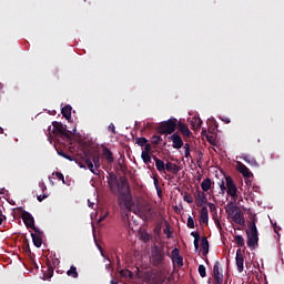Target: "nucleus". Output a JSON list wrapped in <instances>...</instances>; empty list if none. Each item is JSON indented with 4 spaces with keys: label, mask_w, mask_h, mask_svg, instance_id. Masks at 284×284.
<instances>
[{
    "label": "nucleus",
    "mask_w": 284,
    "mask_h": 284,
    "mask_svg": "<svg viewBox=\"0 0 284 284\" xmlns=\"http://www.w3.org/2000/svg\"><path fill=\"white\" fill-rule=\"evenodd\" d=\"M84 163L87 168L93 173L99 174L101 169L100 154L97 151H84Z\"/></svg>",
    "instance_id": "obj_1"
},
{
    "label": "nucleus",
    "mask_w": 284,
    "mask_h": 284,
    "mask_svg": "<svg viewBox=\"0 0 284 284\" xmlns=\"http://www.w3.org/2000/svg\"><path fill=\"white\" fill-rule=\"evenodd\" d=\"M178 126V120L176 118H170L168 121L160 122L158 126V132L160 134H166L170 135L172 132L176 130Z\"/></svg>",
    "instance_id": "obj_2"
},
{
    "label": "nucleus",
    "mask_w": 284,
    "mask_h": 284,
    "mask_svg": "<svg viewBox=\"0 0 284 284\" xmlns=\"http://www.w3.org/2000/svg\"><path fill=\"white\" fill-rule=\"evenodd\" d=\"M250 227H251V231H246L247 246L252 250H255L258 243V231L256 229V222L253 221Z\"/></svg>",
    "instance_id": "obj_3"
},
{
    "label": "nucleus",
    "mask_w": 284,
    "mask_h": 284,
    "mask_svg": "<svg viewBox=\"0 0 284 284\" xmlns=\"http://www.w3.org/2000/svg\"><path fill=\"white\" fill-rule=\"evenodd\" d=\"M165 260V252L155 245L151 251V263L154 267H159Z\"/></svg>",
    "instance_id": "obj_4"
},
{
    "label": "nucleus",
    "mask_w": 284,
    "mask_h": 284,
    "mask_svg": "<svg viewBox=\"0 0 284 284\" xmlns=\"http://www.w3.org/2000/svg\"><path fill=\"white\" fill-rule=\"evenodd\" d=\"M225 185H226V192L227 195L234 201L236 202L239 200V189L233 180L232 176L227 175L225 176Z\"/></svg>",
    "instance_id": "obj_5"
},
{
    "label": "nucleus",
    "mask_w": 284,
    "mask_h": 284,
    "mask_svg": "<svg viewBox=\"0 0 284 284\" xmlns=\"http://www.w3.org/2000/svg\"><path fill=\"white\" fill-rule=\"evenodd\" d=\"M116 190L120 194L119 199H124L125 196L131 195V189H130V184L128 182L126 176H120L119 185Z\"/></svg>",
    "instance_id": "obj_6"
},
{
    "label": "nucleus",
    "mask_w": 284,
    "mask_h": 284,
    "mask_svg": "<svg viewBox=\"0 0 284 284\" xmlns=\"http://www.w3.org/2000/svg\"><path fill=\"white\" fill-rule=\"evenodd\" d=\"M19 210H21V217L24 222V225L28 229H31L32 231H34L36 233H40V230L36 226V220L32 216V214L26 210H22L21 207Z\"/></svg>",
    "instance_id": "obj_7"
},
{
    "label": "nucleus",
    "mask_w": 284,
    "mask_h": 284,
    "mask_svg": "<svg viewBox=\"0 0 284 284\" xmlns=\"http://www.w3.org/2000/svg\"><path fill=\"white\" fill-rule=\"evenodd\" d=\"M170 258L172 260L173 265H178V267H182L184 265L183 257L181 255V251L179 247H174L171 252Z\"/></svg>",
    "instance_id": "obj_8"
},
{
    "label": "nucleus",
    "mask_w": 284,
    "mask_h": 284,
    "mask_svg": "<svg viewBox=\"0 0 284 284\" xmlns=\"http://www.w3.org/2000/svg\"><path fill=\"white\" fill-rule=\"evenodd\" d=\"M52 125H53V129L55 130V132L58 134H60L62 138H64V139L71 138L67 126H64L63 123L54 121V122H52Z\"/></svg>",
    "instance_id": "obj_9"
},
{
    "label": "nucleus",
    "mask_w": 284,
    "mask_h": 284,
    "mask_svg": "<svg viewBox=\"0 0 284 284\" xmlns=\"http://www.w3.org/2000/svg\"><path fill=\"white\" fill-rule=\"evenodd\" d=\"M118 203L120 207L124 206L128 210V212H132V209H133L132 194L126 195L122 199H118Z\"/></svg>",
    "instance_id": "obj_10"
},
{
    "label": "nucleus",
    "mask_w": 284,
    "mask_h": 284,
    "mask_svg": "<svg viewBox=\"0 0 284 284\" xmlns=\"http://www.w3.org/2000/svg\"><path fill=\"white\" fill-rule=\"evenodd\" d=\"M119 183H120V180H119L118 175L114 173H110L109 180H108V185L113 194H115L116 189L119 187Z\"/></svg>",
    "instance_id": "obj_11"
},
{
    "label": "nucleus",
    "mask_w": 284,
    "mask_h": 284,
    "mask_svg": "<svg viewBox=\"0 0 284 284\" xmlns=\"http://www.w3.org/2000/svg\"><path fill=\"white\" fill-rule=\"evenodd\" d=\"M213 277L215 284H223V273L220 271V262L216 261L213 266Z\"/></svg>",
    "instance_id": "obj_12"
},
{
    "label": "nucleus",
    "mask_w": 284,
    "mask_h": 284,
    "mask_svg": "<svg viewBox=\"0 0 284 284\" xmlns=\"http://www.w3.org/2000/svg\"><path fill=\"white\" fill-rule=\"evenodd\" d=\"M235 265L237 267L239 273H243L244 271V255L242 254L241 250L236 251L235 254Z\"/></svg>",
    "instance_id": "obj_13"
},
{
    "label": "nucleus",
    "mask_w": 284,
    "mask_h": 284,
    "mask_svg": "<svg viewBox=\"0 0 284 284\" xmlns=\"http://www.w3.org/2000/svg\"><path fill=\"white\" fill-rule=\"evenodd\" d=\"M236 170L243 174L244 178L251 179L253 178V173L250 172V168H247L245 164L237 162L236 163Z\"/></svg>",
    "instance_id": "obj_14"
},
{
    "label": "nucleus",
    "mask_w": 284,
    "mask_h": 284,
    "mask_svg": "<svg viewBox=\"0 0 284 284\" xmlns=\"http://www.w3.org/2000/svg\"><path fill=\"white\" fill-rule=\"evenodd\" d=\"M169 139L171 142H173L174 149H181L184 145V142L182 141L179 133H173Z\"/></svg>",
    "instance_id": "obj_15"
},
{
    "label": "nucleus",
    "mask_w": 284,
    "mask_h": 284,
    "mask_svg": "<svg viewBox=\"0 0 284 284\" xmlns=\"http://www.w3.org/2000/svg\"><path fill=\"white\" fill-rule=\"evenodd\" d=\"M202 255L206 257L210 253V243L206 236L201 237Z\"/></svg>",
    "instance_id": "obj_16"
},
{
    "label": "nucleus",
    "mask_w": 284,
    "mask_h": 284,
    "mask_svg": "<svg viewBox=\"0 0 284 284\" xmlns=\"http://www.w3.org/2000/svg\"><path fill=\"white\" fill-rule=\"evenodd\" d=\"M178 129L181 131V134L185 138H191L192 131L189 129L187 124L183 122H178Z\"/></svg>",
    "instance_id": "obj_17"
},
{
    "label": "nucleus",
    "mask_w": 284,
    "mask_h": 284,
    "mask_svg": "<svg viewBox=\"0 0 284 284\" xmlns=\"http://www.w3.org/2000/svg\"><path fill=\"white\" fill-rule=\"evenodd\" d=\"M232 221L235 224H239V225H242V226L245 225V219H244L243 213L241 212L240 207H239L237 212L234 214V216H232Z\"/></svg>",
    "instance_id": "obj_18"
},
{
    "label": "nucleus",
    "mask_w": 284,
    "mask_h": 284,
    "mask_svg": "<svg viewBox=\"0 0 284 284\" xmlns=\"http://www.w3.org/2000/svg\"><path fill=\"white\" fill-rule=\"evenodd\" d=\"M153 161L155 162L156 170L161 173H165V163H164V161L159 159L158 156H153Z\"/></svg>",
    "instance_id": "obj_19"
},
{
    "label": "nucleus",
    "mask_w": 284,
    "mask_h": 284,
    "mask_svg": "<svg viewBox=\"0 0 284 284\" xmlns=\"http://www.w3.org/2000/svg\"><path fill=\"white\" fill-rule=\"evenodd\" d=\"M165 171L171 172L173 174H178L181 171V166H179L178 164L168 162L165 164Z\"/></svg>",
    "instance_id": "obj_20"
},
{
    "label": "nucleus",
    "mask_w": 284,
    "mask_h": 284,
    "mask_svg": "<svg viewBox=\"0 0 284 284\" xmlns=\"http://www.w3.org/2000/svg\"><path fill=\"white\" fill-rule=\"evenodd\" d=\"M239 209H240V207H239V206H235L234 202L231 201V202L227 203V206H226L225 211H226V213L229 214V216L232 217V216L235 215V213L237 212Z\"/></svg>",
    "instance_id": "obj_21"
},
{
    "label": "nucleus",
    "mask_w": 284,
    "mask_h": 284,
    "mask_svg": "<svg viewBox=\"0 0 284 284\" xmlns=\"http://www.w3.org/2000/svg\"><path fill=\"white\" fill-rule=\"evenodd\" d=\"M207 222H209V209L206 206H203L201 209L200 224H205Z\"/></svg>",
    "instance_id": "obj_22"
},
{
    "label": "nucleus",
    "mask_w": 284,
    "mask_h": 284,
    "mask_svg": "<svg viewBox=\"0 0 284 284\" xmlns=\"http://www.w3.org/2000/svg\"><path fill=\"white\" fill-rule=\"evenodd\" d=\"M61 113L64 119L70 120L72 116V106L70 104L63 106Z\"/></svg>",
    "instance_id": "obj_23"
},
{
    "label": "nucleus",
    "mask_w": 284,
    "mask_h": 284,
    "mask_svg": "<svg viewBox=\"0 0 284 284\" xmlns=\"http://www.w3.org/2000/svg\"><path fill=\"white\" fill-rule=\"evenodd\" d=\"M242 160L250 164L252 168H258V163L256 162V159L255 158H252L250 155H243L242 156Z\"/></svg>",
    "instance_id": "obj_24"
},
{
    "label": "nucleus",
    "mask_w": 284,
    "mask_h": 284,
    "mask_svg": "<svg viewBox=\"0 0 284 284\" xmlns=\"http://www.w3.org/2000/svg\"><path fill=\"white\" fill-rule=\"evenodd\" d=\"M203 204H207V194L204 192L197 193V206H203Z\"/></svg>",
    "instance_id": "obj_25"
},
{
    "label": "nucleus",
    "mask_w": 284,
    "mask_h": 284,
    "mask_svg": "<svg viewBox=\"0 0 284 284\" xmlns=\"http://www.w3.org/2000/svg\"><path fill=\"white\" fill-rule=\"evenodd\" d=\"M191 235L194 239L193 243H194L195 251H199V248H200V241H201V235H200L199 231H192Z\"/></svg>",
    "instance_id": "obj_26"
},
{
    "label": "nucleus",
    "mask_w": 284,
    "mask_h": 284,
    "mask_svg": "<svg viewBox=\"0 0 284 284\" xmlns=\"http://www.w3.org/2000/svg\"><path fill=\"white\" fill-rule=\"evenodd\" d=\"M102 154L105 158L108 163H113L114 159H113L112 151L110 149L104 148L102 151Z\"/></svg>",
    "instance_id": "obj_27"
},
{
    "label": "nucleus",
    "mask_w": 284,
    "mask_h": 284,
    "mask_svg": "<svg viewBox=\"0 0 284 284\" xmlns=\"http://www.w3.org/2000/svg\"><path fill=\"white\" fill-rule=\"evenodd\" d=\"M31 239L36 247L40 248L42 246L43 241L40 235L31 233Z\"/></svg>",
    "instance_id": "obj_28"
},
{
    "label": "nucleus",
    "mask_w": 284,
    "mask_h": 284,
    "mask_svg": "<svg viewBox=\"0 0 284 284\" xmlns=\"http://www.w3.org/2000/svg\"><path fill=\"white\" fill-rule=\"evenodd\" d=\"M211 186H212V180L211 178H206V180H204L202 183H201V189L204 191V192H207L211 190Z\"/></svg>",
    "instance_id": "obj_29"
},
{
    "label": "nucleus",
    "mask_w": 284,
    "mask_h": 284,
    "mask_svg": "<svg viewBox=\"0 0 284 284\" xmlns=\"http://www.w3.org/2000/svg\"><path fill=\"white\" fill-rule=\"evenodd\" d=\"M67 275H68L69 277L78 278V277H79V272H78V270H77L75 266H71V267L69 268V271H67Z\"/></svg>",
    "instance_id": "obj_30"
},
{
    "label": "nucleus",
    "mask_w": 284,
    "mask_h": 284,
    "mask_svg": "<svg viewBox=\"0 0 284 284\" xmlns=\"http://www.w3.org/2000/svg\"><path fill=\"white\" fill-rule=\"evenodd\" d=\"M141 159L145 163V165H150L152 163V156L150 153H141Z\"/></svg>",
    "instance_id": "obj_31"
},
{
    "label": "nucleus",
    "mask_w": 284,
    "mask_h": 284,
    "mask_svg": "<svg viewBox=\"0 0 284 284\" xmlns=\"http://www.w3.org/2000/svg\"><path fill=\"white\" fill-rule=\"evenodd\" d=\"M235 243L239 247H245V239L242 235H235Z\"/></svg>",
    "instance_id": "obj_32"
},
{
    "label": "nucleus",
    "mask_w": 284,
    "mask_h": 284,
    "mask_svg": "<svg viewBox=\"0 0 284 284\" xmlns=\"http://www.w3.org/2000/svg\"><path fill=\"white\" fill-rule=\"evenodd\" d=\"M120 275L122 277H130V278H133V276H134L133 272L129 271V270H121Z\"/></svg>",
    "instance_id": "obj_33"
},
{
    "label": "nucleus",
    "mask_w": 284,
    "mask_h": 284,
    "mask_svg": "<svg viewBox=\"0 0 284 284\" xmlns=\"http://www.w3.org/2000/svg\"><path fill=\"white\" fill-rule=\"evenodd\" d=\"M135 142L139 146L143 148L146 143H149V140L146 138H136Z\"/></svg>",
    "instance_id": "obj_34"
},
{
    "label": "nucleus",
    "mask_w": 284,
    "mask_h": 284,
    "mask_svg": "<svg viewBox=\"0 0 284 284\" xmlns=\"http://www.w3.org/2000/svg\"><path fill=\"white\" fill-rule=\"evenodd\" d=\"M161 142H163V139L159 134H154L152 138V144L159 145Z\"/></svg>",
    "instance_id": "obj_35"
},
{
    "label": "nucleus",
    "mask_w": 284,
    "mask_h": 284,
    "mask_svg": "<svg viewBox=\"0 0 284 284\" xmlns=\"http://www.w3.org/2000/svg\"><path fill=\"white\" fill-rule=\"evenodd\" d=\"M184 155H185V159H191V150H190V145H189V143H185L184 144Z\"/></svg>",
    "instance_id": "obj_36"
},
{
    "label": "nucleus",
    "mask_w": 284,
    "mask_h": 284,
    "mask_svg": "<svg viewBox=\"0 0 284 284\" xmlns=\"http://www.w3.org/2000/svg\"><path fill=\"white\" fill-rule=\"evenodd\" d=\"M183 201H185L189 204H193L194 203V199L192 197V195L190 193H185L183 195Z\"/></svg>",
    "instance_id": "obj_37"
},
{
    "label": "nucleus",
    "mask_w": 284,
    "mask_h": 284,
    "mask_svg": "<svg viewBox=\"0 0 284 284\" xmlns=\"http://www.w3.org/2000/svg\"><path fill=\"white\" fill-rule=\"evenodd\" d=\"M197 272H199L201 277H205L206 276V268H205V266H203V264L199 265Z\"/></svg>",
    "instance_id": "obj_38"
},
{
    "label": "nucleus",
    "mask_w": 284,
    "mask_h": 284,
    "mask_svg": "<svg viewBox=\"0 0 284 284\" xmlns=\"http://www.w3.org/2000/svg\"><path fill=\"white\" fill-rule=\"evenodd\" d=\"M186 225L189 226L190 230H194V227H195V221H194V219H193L192 216H189V217H187V223H186Z\"/></svg>",
    "instance_id": "obj_39"
},
{
    "label": "nucleus",
    "mask_w": 284,
    "mask_h": 284,
    "mask_svg": "<svg viewBox=\"0 0 284 284\" xmlns=\"http://www.w3.org/2000/svg\"><path fill=\"white\" fill-rule=\"evenodd\" d=\"M141 240L144 241V242H149L151 240L150 233H146V231H143L141 233Z\"/></svg>",
    "instance_id": "obj_40"
},
{
    "label": "nucleus",
    "mask_w": 284,
    "mask_h": 284,
    "mask_svg": "<svg viewBox=\"0 0 284 284\" xmlns=\"http://www.w3.org/2000/svg\"><path fill=\"white\" fill-rule=\"evenodd\" d=\"M221 192L220 194L225 195V191L227 192V186L225 185V182L222 181L220 184Z\"/></svg>",
    "instance_id": "obj_41"
},
{
    "label": "nucleus",
    "mask_w": 284,
    "mask_h": 284,
    "mask_svg": "<svg viewBox=\"0 0 284 284\" xmlns=\"http://www.w3.org/2000/svg\"><path fill=\"white\" fill-rule=\"evenodd\" d=\"M202 125H203V121L201 120V118H196V119H195L194 128H195L196 130H199V129L202 128Z\"/></svg>",
    "instance_id": "obj_42"
},
{
    "label": "nucleus",
    "mask_w": 284,
    "mask_h": 284,
    "mask_svg": "<svg viewBox=\"0 0 284 284\" xmlns=\"http://www.w3.org/2000/svg\"><path fill=\"white\" fill-rule=\"evenodd\" d=\"M54 268L52 266L47 267V277L51 278L53 276Z\"/></svg>",
    "instance_id": "obj_43"
},
{
    "label": "nucleus",
    "mask_w": 284,
    "mask_h": 284,
    "mask_svg": "<svg viewBox=\"0 0 284 284\" xmlns=\"http://www.w3.org/2000/svg\"><path fill=\"white\" fill-rule=\"evenodd\" d=\"M151 151H152V146L150 145V143L146 142L142 153L150 154Z\"/></svg>",
    "instance_id": "obj_44"
},
{
    "label": "nucleus",
    "mask_w": 284,
    "mask_h": 284,
    "mask_svg": "<svg viewBox=\"0 0 284 284\" xmlns=\"http://www.w3.org/2000/svg\"><path fill=\"white\" fill-rule=\"evenodd\" d=\"M153 184H154L156 191H158L159 194H160L161 190H160V185H159V180H158V178H154Z\"/></svg>",
    "instance_id": "obj_45"
},
{
    "label": "nucleus",
    "mask_w": 284,
    "mask_h": 284,
    "mask_svg": "<svg viewBox=\"0 0 284 284\" xmlns=\"http://www.w3.org/2000/svg\"><path fill=\"white\" fill-rule=\"evenodd\" d=\"M164 234L168 235V239H171V236H172V231H171V229H170L169 226H166V227L164 229Z\"/></svg>",
    "instance_id": "obj_46"
},
{
    "label": "nucleus",
    "mask_w": 284,
    "mask_h": 284,
    "mask_svg": "<svg viewBox=\"0 0 284 284\" xmlns=\"http://www.w3.org/2000/svg\"><path fill=\"white\" fill-rule=\"evenodd\" d=\"M108 130L112 132V134H116L115 125L113 123L109 124Z\"/></svg>",
    "instance_id": "obj_47"
},
{
    "label": "nucleus",
    "mask_w": 284,
    "mask_h": 284,
    "mask_svg": "<svg viewBox=\"0 0 284 284\" xmlns=\"http://www.w3.org/2000/svg\"><path fill=\"white\" fill-rule=\"evenodd\" d=\"M54 174H55V178H57L58 180H60V181H62V182H65V181H64V175H63L62 173L55 172Z\"/></svg>",
    "instance_id": "obj_48"
},
{
    "label": "nucleus",
    "mask_w": 284,
    "mask_h": 284,
    "mask_svg": "<svg viewBox=\"0 0 284 284\" xmlns=\"http://www.w3.org/2000/svg\"><path fill=\"white\" fill-rule=\"evenodd\" d=\"M47 197H48L47 194L38 195V201H40V203H42V201H43L44 199H47Z\"/></svg>",
    "instance_id": "obj_49"
},
{
    "label": "nucleus",
    "mask_w": 284,
    "mask_h": 284,
    "mask_svg": "<svg viewBox=\"0 0 284 284\" xmlns=\"http://www.w3.org/2000/svg\"><path fill=\"white\" fill-rule=\"evenodd\" d=\"M224 123H231V119L229 116L221 118Z\"/></svg>",
    "instance_id": "obj_50"
},
{
    "label": "nucleus",
    "mask_w": 284,
    "mask_h": 284,
    "mask_svg": "<svg viewBox=\"0 0 284 284\" xmlns=\"http://www.w3.org/2000/svg\"><path fill=\"white\" fill-rule=\"evenodd\" d=\"M60 155H62L64 159L69 160V161H73V158L70 155H67L64 153H60Z\"/></svg>",
    "instance_id": "obj_51"
},
{
    "label": "nucleus",
    "mask_w": 284,
    "mask_h": 284,
    "mask_svg": "<svg viewBox=\"0 0 284 284\" xmlns=\"http://www.w3.org/2000/svg\"><path fill=\"white\" fill-rule=\"evenodd\" d=\"M108 214L109 213H105L103 216H100L98 222L101 223V222L105 221V217L108 216Z\"/></svg>",
    "instance_id": "obj_52"
},
{
    "label": "nucleus",
    "mask_w": 284,
    "mask_h": 284,
    "mask_svg": "<svg viewBox=\"0 0 284 284\" xmlns=\"http://www.w3.org/2000/svg\"><path fill=\"white\" fill-rule=\"evenodd\" d=\"M209 207L211 212L216 209L214 203H209Z\"/></svg>",
    "instance_id": "obj_53"
},
{
    "label": "nucleus",
    "mask_w": 284,
    "mask_h": 284,
    "mask_svg": "<svg viewBox=\"0 0 284 284\" xmlns=\"http://www.w3.org/2000/svg\"><path fill=\"white\" fill-rule=\"evenodd\" d=\"M215 225L222 230L221 222L219 220H215Z\"/></svg>",
    "instance_id": "obj_54"
},
{
    "label": "nucleus",
    "mask_w": 284,
    "mask_h": 284,
    "mask_svg": "<svg viewBox=\"0 0 284 284\" xmlns=\"http://www.w3.org/2000/svg\"><path fill=\"white\" fill-rule=\"evenodd\" d=\"M280 230H281L280 226H277L276 224H274V232H275V233H278Z\"/></svg>",
    "instance_id": "obj_55"
},
{
    "label": "nucleus",
    "mask_w": 284,
    "mask_h": 284,
    "mask_svg": "<svg viewBox=\"0 0 284 284\" xmlns=\"http://www.w3.org/2000/svg\"><path fill=\"white\" fill-rule=\"evenodd\" d=\"M110 284H119V282L114 281V280H111L110 281Z\"/></svg>",
    "instance_id": "obj_56"
},
{
    "label": "nucleus",
    "mask_w": 284,
    "mask_h": 284,
    "mask_svg": "<svg viewBox=\"0 0 284 284\" xmlns=\"http://www.w3.org/2000/svg\"><path fill=\"white\" fill-rule=\"evenodd\" d=\"M80 169H85V165H83L82 163H79Z\"/></svg>",
    "instance_id": "obj_57"
},
{
    "label": "nucleus",
    "mask_w": 284,
    "mask_h": 284,
    "mask_svg": "<svg viewBox=\"0 0 284 284\" xmlns=\"http://www.w3.org/2000/svg\"><path fill=\"white\" fill-rule=\"evenodd\" d=\"M214 126H215V129H219V124H217V122H215V123H214Z\"/></svg>",
    "instance_id": "obj_58"
},
{
    "label": "nucleus",
    "mask_w": 284,
    "mask_h": 284,
    "mask_svg": "<svg viewBox=\"0 0 284 284\" xmlns=\"http://www.w3.org/2000/svg\"><path fill=\"white\" fill-rule=\"evenodd\" d=\"M3 224V219L2 217H0V225H2Z\"/></svg>",
    "instance_id": "obj_59"
},
{
    "label": "nucleus",
    "mask_w": 284,
    "mask_h": 284,
    "mask_svg": "<svg viewBox=\"0 0 284 284\" xmlns=\"http://www.w3.org/2000/svg\"><path fill=\"white\" fill-rule=\"evenodd\" d=\"M93 205H94V203H90V204H89L90 207H93Z\"/></svg>",
    "instance_id": "obj_60"
},
{
    "label": "nucleus",
    "mask_w": 284,
    "mask_h": 284,
    "mask_svg": "<svg viewBox=\"0 0 284 284\" xmlns=\"http://www.w3.org/2000/svg\"><path fill=\"white\" fill-rule=\"evenodd\" d=\"M51 128H52V126H51V125H49V126H48V130H49V131H51Z\"/></svg>",
    "instance_id": "obj_61"
},
{
    "label": "nucleus",
    "mask_w": 284,
    "mask_h": 284,
    "mask_svg": "<svg viewBox=\"0 0 284 284\" xmlns=\"http://www.w3.org/2000/svg\"><path fill=\"white\" fill-rule=\"evenodd\" d=\"M2 132H3V129L0 128V134H2Z\"/></svg>",
    "instance_id": "obj_62"
},
{
    "label": "nucleus",
    "mask_w": 284,
    "mask_h": 284,
    "mask_svg": "<svg viewBox=\"0 0 284 284\" xmlns=\"http://www.w3.org/2000/svg\"><path fill=\"white\" fill-rule=\"evenodd\" d=\"M237 231H241V227H237Z\"/></svg>",
    "instance_id": "obj_63"
},
{
    "label": "nucleus",
    "mask_w": 284,
    "mask_h": 284,
    "mask_svg": "<svg viewBox=\"0 0 284 284\" xmlns=\"http://www.w3.org/2000/svg\"><path fill=\"white\" fill-rule=\"evenodd\" d=\"M0 90H2V87L0 85Z\"/></svg>",
    "instance_id": "obj_64"
}]
</instances>
